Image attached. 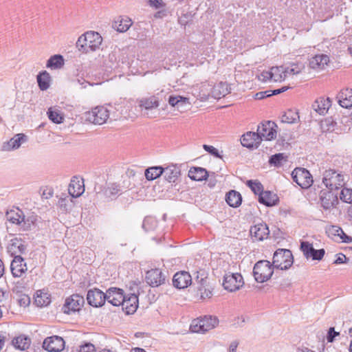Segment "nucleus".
<instances>
[{"label": "nucleus", "instance_id": "f257e3e1", "mask_svg": "<svg viewBox=\"0 0 352 352\" xmlns=\"http://www.w3.org/2000/svg\"><path fill=\"white\" fill-rule=\"evenodd\" d=\"M102 38L99 33L89 31L82 34L76 42L78 50L84 53L94 52L99 49L102 44Z\"/></svg>", "mask_w": 352, "mask_h": 352}, {"label": "nucleus", "instance_id": "f03ea898", "mask_svg": "<svg viewBox=\"0 0 352 352\" xmlns=\"http://www.w3.org/2000/svg\"><path fill=\"white\" fill-rule=\"evenodd\" d=\"M219 323L215 316H205L192 320L190 329L193 333H204L214 329Z\"/></svg>", "mask_w": 352, "mask_h": 352}, {"label": "nucleus", "instance_id": "7ed1b4c3", "mask_svg": "<svg viewBox=\"0 0 352 352\" xmlns=\"http://www.w3.org/2000/svg\"><path fill=\"white\" fill-rule=\"evenodd\" d=\"M322 183L330 190H336L344 186L345 177L335 170H327L323 173Z\"/></svg>", "mask_w": 352, "mask_h": 352}, {"label": "nucleus", "instance_id": "20e7f679", "mask_svg": "<svg viewBox=\"0 0 352 352\" xmlns=\"http://www.w3.org/2000/svg\"><path fill=\"white\" fill-rule=\"evenodd\" d=\"M273 267L270 262L266 260H261L256 263L253 268L255 280L261 283L268 280L273 274Z\"/></svg>", "mask_w": 352, "mask_h": 352}, {"label": "nucleus", "instance_id": "39448f33", "mask_svg": "<svg viewBox=\"0 0 352 352\" xmlns=\"http://www.w3.org/2000/svg\"><path fill=\"white\" fill-rule=\"evenodd\" d=\"M293 263L292 252L286 249L276 250L273 256L272 266L280 270H287L291 267Z\"/></svg>", "mask_w": 352, "mask_h": 352}, {"label": "nucleus", "instance_id": "423d86ee", "mask_svg": "<svg viewBox=\"0 0 352 352\" xmlns=\"http://www.w3.org/2000/svg\"><path fill=\"white\" fill-rule=\"evenodd\" d=\"M85 120L94 124L101 125L104 124L109 118V110L103 106H98L91 111L85 114Z\"/></svg>", "mask_w": 352, "mask_h": 352}, {"label": "nucleus", "instance_id": "0eeeda50", "mask_svg": "<svg viewBox=\"0 0 352 352\" xmlns=\"http://www.w3.org/2000/svg\"><path fill=\"white\" fill-rule=\"evenodd\" d=\"M293 181L302 188H308L313 183L310 173L304 168H296L292 173Z\"/></svg>", "mask_w": 352, "mask_h": 352}, {"label": "nucleus", "instance_id": "6e6552de", "mask_svg": "<svg viewBox=\"0 0 352 352\" xmlns=\"http://www.w3.org/2000/svg\"><path fill=\"white\" fill-rule=\"evenodd\" d=\"M85 302L84 298L78 294H73L66 298L62 308L65 314H69L71 312L79 311Z\"/></svg>", "mask_w": 352, "mask_h": 352}, {"label": "nucleus", "instance_id": "1a4fd4ad", "mask_svg": "<svg viewBox=\"0 0 352 352\" xmlns=\"http://www.w3.org/2000/svg\"><path fill=\"white\" fill-rule=\"evenodd\" d=\"M146 282L151 287H158L166 283V274L160 269H152L146 273Z\"/></svg>", "mask_w": 352, "mask_h": 352}, {"label": "nucleus", "instance_id": "9d476101", "mask_svg": "<svg viewBox=\"0 0 352 352\" xmlns=\"http://www.w3.org/2000/svg\"><path fill=\"white\" fill-rule=\"evenodd\" d=\"M243 285V277L240 274H227L223 277V286L229 292L238 290Z\"/></svg>", "mask_w": 352, "mask_h": 352}, {"label": "nucleus", "instance_id": "9b49d317", "mask_svg": "<svg viewBox=\"0 0 352 352\" xmlns=\"http://www.w3.org/2000/svg\"><path fill=\"white\" fill-rule=\"evenodd\" d=\"M300 250L307 259L320 261L325 254L324 249L316 250L313 245L308 241H301Z\"/></svg>", "mask_w": 352, "mask_h": 352}, {"label": "nucleus", "instance_id": "f8f14e48", "mask_svg": "<svg viewBox=\"0 0 352 352\" xmlns=\"http://www.w3.org/2000/svg\"><path fill=\"white\" fill-rule=\"evenodd\" d=\"M43 347L49 352H60L65 348V341L60 336H52L44 340Z\"/></svg>", "mask_w": 352, "mask_h": 352}, {"label": "nucleus", "instance_id": "ddd939ff", "mask_svg": "<svg viewBox=\"0 0 352 352\" xmlns=\"http://www.w3.org/2000/svg\"><path fill=\"white\" fill-rule=\"evenodd\" d=\"M276 124L274 122L267 121L261 123L258 126L257 134L260 136L261 142L265 139L266 140H271L276 138V131L274 129Z\"/></svg>", "mask_w": 352, "mask_h": 352}, {"label": "nucleus", "instance_id": "4468645a", "mask_svg": "<svg viewBox=\"0 0 352 352\" xmlns=\"http://www.w3.org/2000/svg\"><path fill=\"white\" fill-rule=\"evenodd\" d=\"M88 303L93 307H101L106 301V292L104 293L97 288L89 289L87 294Z\"/></svg>", "mask_w": 352, "mask_h": 352}, {"label": "nucleus", "instance_id": "2eb2a0df", "mask_svg": "<svg viewBox=\"0 0 352 352\" xmlns=\"http://www.w3.org/2000/svg\"><path fill=\"white\" fill-rule=\"evenodd\" d=\"M124 294L122 289L110 287L106 291V300L113 306H120L123 302Z\"/></svg>", "mask_w": 352, "mask_h": 352}, {"label": "nucleus", "instance_id": "dca6fc26", "mask_svg": "<svg viewBox=\"0 0 352 352\" xmlns=\"http://www.w3.org/2000/svg\"><path fill=\"white\" fill-rule=\"evenodd\" d=\"M10 270L13 276H22L28 270V267L23 258L20 255L14 256L10 264Z\"/></svg>", "mask_w": 352, "mask_h": 352}, {"label": "nucleus", "instance_id": "f3484780", "mask_svg": "<svg viewBox=\"0 0 352 352\" xmlns=\"http://www.w3.org/2000/svg\"><path fill=\"white\" fill-rule=\"evenodd\" d=\"M192 283L190 274L186 271L177 272L173 278V284L177 289H185Z\"/></svg>", "mask_w": 352, "mask_h": 352}, {"label": "nucleus", "instance_id": "a211bd4d", "mask_svg": "<svg viewBox=\"0 0 352 352\" xmlns=\"http://www.w3.org/2000/svg\"><path fill=\"white\" fill-rule=\"evenodd\" d=\"M85 191L84 181L82 178L74 177L68 186V192L72 198L80 197Z\"/></svg>", "mask_w": 352, "mask_h": 352}, {"label": "nucleus", "instance_id": "6ab92c4d", "mask_svg": "<svg viewBox=\"0 0 352 352\" xmlns=\"http://www.w3.org/2000/svg\"><path fill=\"white\" fill-rule=\"evenodd\" d=\"M121 305L127 314H133L138 307V296L134 294H130L128 296L125 295Z\"/></svg>", "mask_w": 352, "mask_h": 352}, {"label": "nucleus", "instance_id": "aec40b11", "mask_svg": "<svg viewBox=\"0 0 352 352\" xmlns=\"http://www.w3.org/2000/svg\"><path fill=\"white\" fill-rule=\"evenodd\" d=\"M27 140L25 135L23 133H18L15 135L7 142H4L2 145L1 150L4 151H10L19 148L23 142Z\"/></svg>", "mask_w": 352, "mask_h": 352}, {"label": "nucleus", "instance_id": "412c9836", "mask_svg": "<svg viewBox=\"0 0 352 352\" xmlns=\"http://www.w3.org/2000/svg\"><path fill=\"white\" fill-rule=\"evenodd\" d=\"M331 106V100L329 98L319 97L312 104V109L319 115H325Z\"/></svg>", "mask_w": 352, "mask_h": 352}, {"label": "nucleus", "instance_id": "4be33fe9", "mask_svg": "<svg viewBox=\"0 0 352 352\" xmlns=\"http://www.w3.org/2000/svg\"><path fill=\"white\" fill-rule=\"evenodd\" d=\"M250 234L256 240L262 241L268 236L270 230L265 223H261L251 227Z\"/></svg>", "mask_w": 352, "mask_h": 352}, {"label": "nucleus", "instance_id": "5701e85b", "mask_svg": "<svg viewBox=\"0 0 352 352\" xmlns=\"http://www.w3.org/2000/svg\"><path fill=\"white\" fill-rule=\"evenodd\" d=\"M241 142L243 146L247 148L257 147L261 142V138L256 132L249 131L241 137Z\"/></svg>", "mask_w": 352, "mask_h": 352}, {"label": "nucleus", "instance_id": "b1692460", "mask_svg": "<svg viewBox=\"0 0 352 352\" xmlns=\"http://www.w3.org/2000/svg\"><path fill=\"white\" fill-rule=\"evenodd\" d=\"M320 199L321 206L324 210H329L331 208L338 202L337 195H334L331 190L327 192H321Z\"/></svg>", "mask_w": 352, "mask_h": 352}, {"label": "nucleus", "instance_id": "393cba45", "mask_svg": "<svg viewBox=\"0 0 352 352\" xmlns=\"http://www.w3.org/2000/svg\"><path fill=\"white\" fill-rule=\"evenodd\" d=\"M339 104L346 109L352 107V89L341 90L337 95Z\"/></svg>", "mask_w": 352, "mask_h": 352}, {"label": "nucleus", "instance_id": "a878e982", "mask_svg": "<svg viewBox=\"0 0 352 352\" xmlns=\"http://www.w3.org/2000/svg\"><path fill=\"white\" fill-rule=\"evenodd\" d=\"M230 92V88L228 83L220 82L214 85L211 89V97L215 99H219Z\"/></svg>", "mask_w": 352, "mask_h": 352}, {"label": "nucleus", "instance_id": "bb28decb", "mask_svg": "<svg viewBox=\"0 0 352 352\" xmlns=\"http://www.w3.org/2000/svg\"><path fill=\"white\" fill-rule=\"evenodd\" d=\"M26 250V245L21 239L14 238L10 241L8 246V252L13 256L17 254H23Z\"/></svg>", "mask_w": 352, "mask_h": 352}, {"label": "nucleus", "instance_id": "cd10ccee", "mask_svg": "<svg viewBox=\"0 0 352 352\" xmlns=\"http://www.w3.org/2000/svg\"><path fill=\"white\" fill-rule=\"evenodd\" d=\"M163 169L162 175L168 182H175L180 175V168L177 165L171 164Z\"/></svg>", "mask_w": 352, "mask_h": 352}, {"label": "nucleus", "instance_id": "c85d7f7f", "mask_svg": "<svg viewBox=\"0 0 352 352\" xmlns=\"http://www.w3.org/2000/svg\"><path fill=\"white\" fill-rule=\"evenodd\" d=\"M329 62V58L325 54H318L312 57L309 60V66L314 69H324Z\"/></svg>", "mask_w": 352, "mask_h": 352}, {"label": "nucleus", "instance_id": "c756f323", "mask_svg": "<svg viewBox=\"0 0 352 352\" xmlns=\"http://www.w3.org/2000/svg\"><path fill=\"white\" fill-rule=\"evenodd\" d=\"M6 219L9 222L20 227L22 220L24 219V214L19 208L12 209L7 212Z\"/></svg>", "mask_w": 352, "mask_h": 352}, {"label": "nucleus", "instance_id": "7c9ffc66", "mask_svg": "<svg viewBox=\"0 0 352 352\" xmlns=\"http://www.w3.org/2000/svg\"><path fill=\"white\" fill-rule=\"evenodd\" d=\"M258 201L267 206H272L277 204L278 198L276 194L270 191H264L258 196Z\"/></svg>", "mask_w": 352, "mask_h": 352}, {"label": "nucleus", "instance_id": "2f4dec72", "mask_svg": "<svg viewBox=\"0 0 352 352\" xmlns=\"http://www.w3.org/2000/svg\"><path fill=\"white\" fill-rule=\"evenodd\" d=\"M226 201L230 206L237 208L241 204L242 197L239 192L232 190L226 194Z\"/></svg>", "mask_w": 352, "mask_h": 352}, {"label": "nucleus", "instance_id": "473e14b6", "mask_svg": "<svg viewBox=\"0 0 352 352\" xmlns=\"http://www.w3.org/2000/svg\"><path fill=\"white\" fill-rule=\"evenodd\" d=\"M121 191V188L120 185L116 183L109 184L107 187H105L103 190L102 193L103 195L109 199H116L118 195H119L120 192Z\"/></svg>", "mask_w": 352, "mask_h": 352}, {"label": "nucleus", "instance_id": "72a5a7b5", "mask_svg": "<svg viewBox=\"0 0 352 352\" xmlns=\"http://www.w3.org/2000/svg\"><path fill=\"white\" fill-rule=\"evenodd\" d=\"M51 302L50 295L44 290H38L34 296V303L38 307L47 306Z\"/></svg>", "mask_w": 352, "mask_h": 352}, {"label": "nucleus", "instance_id": "f704fd0d", "mask_svg": "<svg viewBox=\"0 0 352 352\" xmlns=\"http://www.w3.org/2000/svg\"><path fill=\"white\" fill-rule=\"evenodd\" d=\"M208 176V172L205 168L201 167L191 168L188 171V177L195 181H202Z\"/></svg>", "mask_w": 352, "mask_h": 352}, {"label": "nucleus", "instance_id": "c9c22d12", "mask_svg": "<svg viewBox=\"0 0 352 352\" xmlns=\"http://www.w3.org/2000/svg\"><path fill=\"white\" fill-rule=\"evenodd\" d=\"M139 105L146 110L157 108L160 105L157 97L153 96L147 98H142L139 100Z\"/></svg>", "mask_w": 352, "mask_h": 352}, {"label": "nucleus", "instance_id": "e433bc0d", "mask_svg": "<svg viewBox=\"0 0 352 352\" xmlns=\"http://www.w3.org/2000/svg\"><path fill=\"white\" fill-rule=\"evenodd\" d=\"M38 87L42 91L47 90L50 85L51 76L46 71L40 72L36 77Z\"/></svg>", "mask_w": 352, "mask_h": 352}, {"label": "nucleus", "instance_id": "4c0bfd02", "mask_svg": "<svg viewBox=\"0 0 352 352\" xmlns=\"http://www.w3.org/2000/svg\"><path fill=\"white\" fill-rule=\"evenodd\" d=\"M211 86L207 83H202L199 86L197 85L193 89L194 91H197L199 90L197 96L201 100H206L209 98V96H211Z\"/></svg>", "mask_w": 352, "mask_h": 352}, {"label": "nucleus", "instance_id": "58836bf2", "mask_svg": "<svg viewBox=\"0 0 352 352\" xmlns=\"http://www.w3.org/2000/svg\"><path fill=\"white\" fill-rule=\"evenodd\" d=\"M38 220V216L32 213L27 217L24 215V219L22 220L20 228L23 231L31 230L33 227L36 226V223Z\"/></svg>", "mask_w": 352, "mask_h": 352}, {"label": "nucleus", "instance_id": "ea45409f", "mask_svg": "<svg viewBox=\"0 0 352 352\" xmlns=\"http://www.w3.org/2000/svg\"><path fill=\"white\" fill-rule=\"evenodd\" d=\"M132 25L131 20L128 17H120L116 21L113 25V28L120 32L127 31Z\"/></svg>", "mask_w": 352, "mask_h": 352}, {"label": "nucleus", "instance_id": "a19ab883", "mask_svg": "<svg viewBox=\"0 0 352 352\" xmlns=\"http://www.w3.org/2000/svg\"><path fill=\"white\" fill-rule=\"evenodd\" d=\"M64 65V59L62 55L52 56L47 61L46 67L52 69H60Z\"/></svg>", "mask_w": 352, "mask_h": 352}, {"label": "nucleus", "instance_id": "79ce46f5", "mask_svg": "<svg viewBox=\"0 0 352 352\" xmlns=\"http://www.w3.org/2000/svg\"><path fill=\"white\" fill-rule=\"evenodd\" d=\"M320 128L322 132H333L338 129V123L332 117H328L321 121Z\"/></svg>", "mask_w": 352, "mask_h": 352}, {"label": "nucleus", "instance_id": "37998d69", "mask_svg": "<svg viewBox=\"0 0 352 352\" xmlns=\"http://www.w3.org/2000/svg\"><path fill=\"white\" fill-rule=\"evenodd\" d=\"M31 341L28 336H19L12 340V344L16 349L24 351L29 348Z\"/></svg>", "mask_w": 352, "mask_h": 352}, {"label": "nucleus", "instance_id": "c03bdc74", "mask_svg": "<svg viewBox=\"0 0 352 352\" xmlns=\"http://www.w3.org/2000/svg\"><path fill=\"white\" fill-rule=\"evenodd\" d=\"M197 276L195 278L197 283V290H203V288L209 285L207 278V274L205 270H201L196 272Z\"/></svg>", "mask_w": 352, "mask_h": 352}, {"label": "nucleus", "instance_id": "a18cd8bd", "mask_svg": "<svg viewBox=\"0 0 352 352\" xmlns=\"http://www.w3.org/2000/svg\"><path fill=\"white\" fill-rule=\"evenodd\" d=\"M162 166H153L148 168L145 170V177L148 180H154L160 177L163 173Z\"/></svg>", "mask_w": 352, "mask_h": 352}, {"label": "nucleus", "instance_id": "49530a36", "mask_svg": "<svg viewBox=\"0 0 352 352\" xmlns=\"http://www.w3.org/2000/svg\"><path fill=\"white\" fill-rule=\"evenodd\" d=\"M272 80L274 82H282L286 79L284 67H273L271 68Z\"/></svg>", "mask_w": 352, "mask_h": 352}, {"label": "nucleus", "instance_id": "de8ad7c7", "mask_svg": "<svg viewBox=\"0 0 352 352\" xmlns=\"http://www.w3.org/2000/svg\"><path fill=\"white\" fill-rule=\"evenodd\" d=\"M299 120V116L297 111L289 109L281 117V121L284 123L293 124Z\"/></svg>", "mask_w": 352, "mask_h": 352}, {"label": "nucleus", "instance_id": "09e8293b", "mask_svg": "<svg viewBox=\"0 0 352 352\" xmlns=\"http://www.w3.org/2000/svg\"><path fill=\"white\" fill-rule=\"evenodd\" d=\"M47 115L49 119L56 124H60L63 122L64 118L63 114L56 109L52 107L50 108L47 111Z\"/></svg>", "mask_w": 352, "mask_h": 352}, {"label": "nucleus", "instance_id": "8fccbe9b", "mask_svg": "<svg viewBox=\"0 0 352 352\" xmlns=\"http://www.w3.org/2000/svg\"><path fill=\"white\" fill-rule=\"evenodd\" d=\"M246 185L250 188L254 194L258 195V196L264 192L263 185L258 180H248Z\"/></svg>", "mask_w": 352, "mask_h": 352}, {"label": "nucleus", "instance_id": "3c124183", "mask_svg": "<svg viewBox=\"0 0 352 352\" xmlns=\"http://www.w3.org/2000/svg\"><path fill=\"white\" fill-rule=\"evenodd\" d=\"M118 60V52L113 51L109 54L107 57L104 59V63L105 65L111 69L116 67Z\"/></svg>", "mask_w": 352, "mask_h": 352}, {"label": "nucleus", "instance_id": "603ef678", "mask_svg": "<svg viewBox=\"0 0 352 352\" xmlns=\"http://www.w3.org/2000/svg\"><path fill=\"white\" fill-rule=\"evenodd\" d=\"M302 68V65H299L296 64H293L290 67H284L285 78H287L288 76L291 75H296L300 74Z\"/></svg>", "mask_w": 352, "mask_h": 352}, {"label": "nucleus", "instance_id": "864d4df0", "mask_svg": "<svg viewBox=\"0 0 352 352\" xmlns=\"http://www.w3.org/2000/svg\"><path fill=\"white\" fill-rule=\"evenodd\" d=\"M285 156L283 153H276L273 155L269 160L270 164L274 165L275 166H280L283 164V162H285Z\"/></svg>", "mask_w": 352, "mask_h": 352}, {"label": "nucleus", "instance_id": "5fc2aeb1", "mask_svg": "<svg viewBox=\"0 0 352 352\" xmlns=\"http://www.w3.org/2000/svg\"><path fill=\"white\" fill-rule=\"evenodd\" d=\"M340 199L344 202L352 204V189L343 188L340 193Z\"/></svg>", "mask_w": 352, "mask_h": 352}, {"label": "nucleus", "instance_id": "6e6d98bb", "mask_svg": "<svg viewBox=\"0 0 352 352\" xmlns=\"http://www.w3.org/2000/svg\"><path fill=\"white\" fill-rule=\"evenodd\" d=\"M156 226L157 221L153 217H148L143 221L142 228L147 232L155 229Z\"/></svg>", "mask_w": 352, "mask_h": 352}, {"label": "nucleus", "instance_id": "4d7b16f0", "mask_svg": "<svg viewBox=\"0 0 352 352\" xmlns=\"http://www.w3.org/2000/svg\"><path fill=\"white\" fill-rule=\"evenodd\" d=\"M201 299L210 298L212 296L211 287L208 285L203 288V290H198Z\"/></svg>", "mask_w": 352, "mask_h": 352}, {"label": "nucleus", "instance_id": "13d9d810", "mask_svg": "<svg viewBox=\"0 0 352 352\" xmlns=\"http://www.w3.org/2000/svg\"><path fill=\"white\" fill-rule=\"evenodd\" d=\"M201 299L210 298L212 296L211 287L208 285L203 288V290H198Z\"/></svg>", "mask_w": 352, "mask_h": 352}, {"label": "nucleus", "instance_id": "bf43d9fd", "mask_svg": "<svg viewBox=\"0 0 352 352\" xmlns=\"http://www.w3.org/2000/svg\"><path fill=\"white\" fill-rule=\"evenodd\" d=\"M147 2L151 7L155 9L164 8L166 6L163 0H147Z\"/></svg>", "mask_w": 352, "mask_h": 352}, {"label": "nucleus", "instance_id": "052dcab7", "mask_svg": "<svg viewBox=\"0 0 352 352\" xmlns=\"http://www.w3.org/2000/svg\"><path fill=\"white\" fill-rule=\"evenodd\" d=\"M78 352H96L95 346L89 342H86L80 346Z\"/></svg>", "mask_w": 352, "mask_h": 352}, {"label": "nucleus", "instance_id": "680f3d73", "mask_svg": "<svg viewBox=\"0 0 352 352\" xmlns=\"http://www.w3.org/2000/svg\"><path fill=\"white\" fill-rule=\"evenodd\" d=\"M69 202H72V199L69 197L60 198L58 200V206L62 210L67 211L68 210Z\"/></svg>", "mask_w": 352, "mask_h": 352}, {"label": "nucleus", "instance_id": "e2e57ef3", "mask_svg": "<svg viewBox=\"0 0 352 352\" xmlns=\"http://www.w3.org/2000/svg\"><path fill=\"white\" fill-rule=\"evenodd\" d=\"M339 335L338 332H336L334 329V327H330L327 336V340L328 342H333L335 338Z\"/></svg>", "mask_w": 352, "mask_h": 352}, {"label": "nucleus", "instance_id": "0e129e2a", "mask_svg": "<svg viewBox=\"0 0 352 352\" xmlns=\"http://www.w3.org/2000/svg\"><path fill=\"white\" fill-rule=\"evenodd\" d=\"M258 80L263 82H266L269 80H272L271 72L263 71L258 76Z\"/></svg>", "mask_w": 352, "mask_h": 352}, {"label": "nucleus", "instance_id": "69168bd1", "mask_svg": "<svg viewBox=\"0 0 352 352\" xmlns=\"http://www.w3.org/2000/svg\"><path fill=\"white\" fill-rule=\"evenodd\" d=\"M330 232L336 236H338L340 239L341 236L344 234V232L342 229L338 226H332L330 228Z\"/></svg>", "mask_w": 352, "mask_h": 352}, {"label": "nucleus", "instance_id": "338daca9", "mask_svg": "<svg viewBox=\"0 0 352 352\" xmlns=\"http://www.w3.org/2000/svg\"><path fill=\"white\" fill-rule=\"evenodd\" d=\"M205 151L212 154L214 156L219 157V151L212 146L204 144L203 146Z\"/></svg>", "mask_w": 352, "mask_h": 352}, {"label": "nucleus", "instance_id": "774afa93", "mask_svg": "<svg viewBox=\"0 0 352 352\" xmlns=\"http://www.w3.org/2000/svg\"><path fill=\"white\" fill-rule=\"evenodd\" d=\"M181 99H182L181 96H170L168 98V103L172 107H177V105L178 104V102L179 103V100H181Z\"/></svg>", "mask_w": 352, "mask_h": 352}]
</instances>
